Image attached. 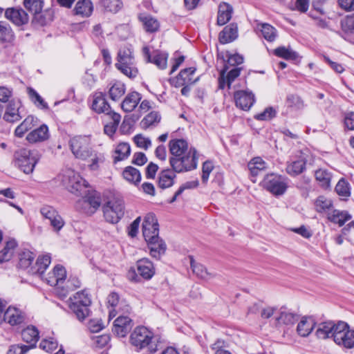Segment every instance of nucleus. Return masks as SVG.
Instances as JSON below:
<instances>
[{"label":"nucleus","mask_w":354,"mask_h":354,"mask_svg":"<svg viewBox=\"0 0 354 354\" xmlns=\"http://www.w3.org/2000/svg\"><path fill=\"white\" fill-rule=\"evenodd\" d=\"M100 3L105 11L111 13L118 12L123 7L121 0H102Z\"/></svg>","instance_id":"50"},{"label":"nucleus","mask_w":354,"mask_h":354,"mask_svg":"<svg viewBox=\"0 0 354 354\" xmlns=\"http://www.w3.org/2000/svg\"><path fill=\"white\" fill-rule=\"evenodd\" d=\"M274 55L287 60H296L299 57L297 52L289 47L286 48L284 46L277 48L274 50Z\"/></svg>","instance_id":"48"},{"label":"nucleus","mask_w":354,"mask_h":354,"mask_svg":"<svg viewBox=\"0 0 354 354\" xmlns=\"http://www.w3.org/2000/svg\"><path fill=\"white\" fill-rule=\"evenodd\" d=\"M24 5L26 9L34 15L40 12L43 8L42 0H24Z\"/></svg>","instance_id":"56"},{"label":"nucleus","mask_w":354,"mask_h":354,"mask_svg":"<svg viewBox=\"0 0 354 354\" xmlns=\"http://www.w3.org/2000/svg\"><path fill=\"white\" fill-rule=\"evenodd\" d=\"M115 66L118 71L129 78H134L138 74L133 50L129 46H124L119 50Z\"/></svg>","instance_id":"3"},{"label":"nucleus","mask_w":354,"mask_h":354,"mask_svg":"<svg viewBox=\"0 0 354 354\" xmlns=\"http://www.w3.org/2000/svg\"><path fill=\"white\" fill-rule=\"evenodd\" d=\"M153 240H145L148 242L151 255L156 259H159L165 254L167 247L164 241L158 236Z\"/></svg>","instance_id":"31"},{"label":"nucleus","mask_w":354,"mask_h":354,"mask_svg":"<svg viewBox=\"0 0 354 354\" xmlns=\"http://www.w3.org/2000/svg\"><path fill=\"white\" fill-rule=\"evenodd\" d=\"M159 229L158 221L152 213L147 214L142 223V234L145 240H153L158 236Z\"/></svg>","instance_id":"14"},{"label":"nucleus","mask_w":354,"mask_h":354,"mask_svg":"<svg viewBox=\"0 0 354 354\" xmlns=\"http://www.w3.org/2000/svg\"><path fill=\"white\" fill-rule=\"evenodd\" d=\"M160 120V116L158 113L153 111L147 115L140 122L142 129H145L151 126L155 125Z\"/></svg>","instance_id":"54"},{"label":"nucleus","mask_w":354,"mask_h":354,"mask_svg":"<svg viewBox=\"0 0 354 354\" xmlns=\"http://www.w3.org/2000/svg\"><path fill=\"white\" fill-rule=\"evenodd\" d=\"M35 254L29 251L25 250L19 254V265L21 268H28L35 259Z\"/></svg>","instance_id":"53"},{"label":"nucleus","mask_w":354,"mask_h":354,"mask_svg":"<svg viewBox=\"0 0 354 354\" xmlns=\"http://www.w3.org/2000/svg\"><path fill=\"white\" fill-rule=\"evenodd\" d=\"M5 17L17 26L27 24L29 17L26 12L21 8H8L5 10Z\"/></svg>","instance_id":"16"},{"label":"nucleus","mask_w":354,"mask_h":354,"mask_svg":"<svg viewBox=\"0 0 354 354\" xmlns=\"http://www.w3.org/2000/svg\"><path fill=\"white\" fill-rule=\"evenodd\" d=\"M89 137L82 134L75 135L71 139L70 147L76 158L86 160L92 156V151L87 147Z\"/></svg>","instance_id":"9"},{"label":"nucleus","mask_w":354,"mask_h":354,"mask_svg":"<svg viewBox=\"0 0 354 354\" xmlns=\"http://www.w3.org/2000/svg\"><path fill=\"white\" fill-rule=\"evenodd\" d=\"M315 326L314 319L309 317H303L297 326V333L300 337H308Z\"/></svg>","instance_id":"29"},{"label":"nucleus","mask_w":354,"mask_h":354,"mask_svg":"<svg viewBox=\"0 0 354 354\" xmlns=\"http://www.w3.org/2000/svg\"><path fill=\"white\" fill-rule=\"evenodd\" d=\"M51 261L50 255L44 254L40 256L37 259V271L40 274H43L44 271L48 267Z\"/></svg>","instance_id":"64"},{"label":"nucleus","mask_w":354,"mask_h":354,"mask_svg":"<svg viewBox=\"0 0 354 354\" xmlns=\"http://www.w3.org/2000/svg\"><path fill=\"white\" fill-rule=\"evenodd\" d=\"M335 342L346 348L354 346V330H350L348 324L344 322L337 324Z\"/></svg>","instance_id":"10"},{"label":"nucleus","mask_w":354,"mask_h":354,"mask_svg":"<svg viewBox=\"0 0 354 354\" xmlns=\"http://www.w3.org/2000/svg\"><path fill=\"white\" fill-rule=\"evenodd\" d=\"M142 53L145 59L147 62L153 63L160 69H165L167 66L168 53L165 52L156 51L154 53L153 57L150 55L149 48L145 46L142 48Z\"/></svg>","instance_id":"21"},{"label":"nucleus","mask_w":354,"mask_h":354,"mask_svg":"<svg viewBox=\"0 0 354 354\" xmlns=\"http://www.w3.org/2000/svg\"><path fill=\"white\" fill-rule=\"evenodd\" d=\"M62 182L66 189L76 195L82 194L88 185L79 174L71 169L64 172Z\"/></svg>","instance_id":"7"},{"label":"nucleus","mask_w":354,"mask_h":354,"mask_svg":"<svg viewBox=\"0 0 354 354\" xmlns=\"http://www.w3.org/2000/svg\"><path fill=\"white\" fill-rule=\"evenodd\" d=\"M39 156L37 153L30 151L26 149L17 151L14 154V162L24 173L31 174L39 161Z\"/></svg>","instance_id":"5"},{"label":"nucleus","mask_w":354,"mask_h":354,"mask_svg":"<svg viewBox=\"0 0 354 354\" xmlns=\"http://www.w3.org/2000/svg\"><path fill=\"white\" fill-rule=\"evenodd\" d=\"M124 202L119 197H113L102 207L104 217L111 223H117L124 215Z\"/></svg>","instance_id":"6"},{"label":"nucleus","mask_w":354,"mask_h":354,"mask_svg":"<svg viewBox=\"0 0 354 354\" xmlns=\"http://www.w3.org/2000/svg\"><path fill=\"white\" fill-rule=\"evenodd\" d=\"M341 27L344 33L354 34V15L347 16L341 21Z\"/></svg>","instance_id":"59"},{"label":"nucleus","mask_w":354,"mask_h":354,"mask_svg":"<svg viewBox=\"0 0 354 354\" xmlns=\"http://www.w3.org/2000/svg\"><path fill=\"white\" fill-rule=\"evenodd\" d=\"M196 68L189 67L182 70L178 76L171 80V84L175 87H180L185 84H193L198 80V78H194Z\"/></svg>","instance_id":"19"},{"label":"nucleus","mask_w":354,"mask_h":354,"mask_svg":"<svg viewBox=\"0 0 354 354\" xmlns=\"http://www.w3.org/2000/svg\"><path fill=\"white\" fill-rule=\"evenodd\" d=\"M18 138H22L26 136L25 139L28 142L34 144L45 141L48 139V134H15Z\"/></svg>","instance_id":"61"},{"label":"nucleus","mask_w":354,"mask_h":354,"mask_svg":"<svg viewBox=\"0 0 354 354\" xmlns=\"http://www.w3.org/2000/svg\"><path fill=\"white\" fill-rule=\"evenodd\" d=\"M337 324L332 322H326L321 323L318 325L316 330V335L319 339H326L333 337L336 333Z\"/></svg>","instance_id":"28"},{"label":"nucleus","mask_w":354,"mask_h":354,"mask_svg":"<svg viewBox=\"0 0 354 354\" xmlns=\"http://www.w3.org/2000/svg\"><path fill=\"white\" fill-rule=\"evenodd\" d=\"M258 29L261 32L263 37L268 41L272 42L277 37V30L269 24L265 23L259 24Z\"/></svg>","instance_id":"42"},{"label":"nucleus","mask_w":354,"mask_h":354,"mask_svg":"<svg viewBox=\"0 0 354 354\" xmlns=\"http://www.w3.org/2000/svg\"><path fill=\"white\" fill-rule=\"evenodd\" d=\"M39 347L46 352L52 353L57 348L58 342L53 337H49L43 339L39 344Z\"/></svg>","instance_id":"62"},{"label":"nucleus","mask_w":354,"mask_h":354,"mask_svg":"<svg viewBox=\"0 0 354 354\" xmlns=\"http://www.w3.org/2000/svg\"><path fill=\"white\" fill-rule=\"evenodd\" d=\"M248 169L253 176H257L266 169L267 164L260 157H255L248 162Z\"/></svg>","instance_id":"41"},{"label":"nucleus","mask_w":354,"mask_h":354,"mask_svg":"<svg viewBox=\"0 0 354 354\" xmlns=\"http://www.w3.org/2000/svg\"><path fill=\"white\" fill-rule=\"evenodd\" d=\"M123 178L129 183L138 185L141 181L140 171L131 166L126 167L122 173Z\"/></svg>","instance_id":"35"},{"label":"nucleus","mask_w":354,"mask_h":354,"mask_svg":"<svg viewBox=\"0 0 354 354\" xmlns=\"http://www.w3.org/2000/svg\"><path fill=\"white\" fill-rule=\"evenodd\" d=\"M125 90V85L120 82H117L109 88V97L112 100L117 101L124 94Z\"/></svg>","instance_id":"49"},{"label":"nucleus","mask_w":354,"mask_h":354,"mask_svg":"<svg viewBox=\"0 0 354 354\" xmlns=\"http://www.w3.org/2000/svg\"><path fill=\"white\" fill-rule=\"evenodd\" d=\"M100 196L96 192H89L77 203V207L87 214H93L100 207Z\"/></svg>","instance_id":"11"},{"label":"nucleus","mask_w":354,"mask_h":354,"mask_svg":"<svg viewBox=\"0 0 354 354\" xmlns=\"http://www.w3.org/2000/svg\"><path fill=\"white\" fill-rule=\"evenodd\" d=\"M80 285H81V283L77 278H76V277L70 278L66 281V288H62L60 290V291L57 292V295L60 297L64 298L66 297V295H68V293L70 291H72V290H75V288H79L80 286Z\"/></svg>","instance_id":"52"},{"label":"nucleus","mask_w":354,"mask_h":354,"mask_svg":"<svg viewBox=\"0 0 354 354\" xmlns=\"http://www.w3.org/2000/svg\"><path fill=\"white\" fill-rule=\"evenodd\" d=\"M279 324L290 325L297 320V316L289 311H281L279 316L277 318Z\"/></svg>","instance_id":"55"},{"label":"nucleus","mask_w":354,"mask_h":354,"mask_svg":"<svg viewBox=\"0 0 354 354\" xmlns=\"http://www.w3.org/2000/svg\"><path fill=\"white\" fill-rule=\"evenodd\" d=\"M28 93L31 101L38 107L41 109H47L48 104L43 98L39 95V93L33 88H28Z\"/></svg>","instance_id":"57"},{"label":"nucleus","mask_w":354,"mask_h":354,"mask_svg":"<svg viewBox=\"0 0 354 354\" xmlns=\"http://www.w3.org/2000/svg\"><path fill=\"white\" fill-rule=\"evenodd\" d=\"M131 148L128 143L122 142L119 144L115 150L114 161L123 160L129 156Z\"/></svg>","instance_id":"51"},{"label":"nucleus","mask_w":354,"mask_h":354,"mask_svg":"<svg viewBox=\"0 0 354 354\" xmlns=\"http://www.w3.org/2000/svg\"><path fill=\"white\" fill-rule=\"evenodd\" d=\"M169 151L173 156L169 163L173 169L182 173L195 169L198 165L197 151L185 139H173L169 142Z\"/></svg>","instance_id":"1"},{"label":"nucleus","mask_w":354,"mask_h":354,"mask_svg":"<svg viewBox=\"0 0 354 354\" xmlns=\"http://www.w3.org/2000/svg\"><path fill=\"white\" fill-rule=\"evenodd\" d=\"M286 102L288 106L299 110L304 107V103L302 99L296 95H289L287 97Z\"/></svg>","instance_id":"63"},{"label":"nucleus","mask_w":354,"mask_h":354,"mask_svg":"<svg viewBox=\"0 0 354 354\" xmlns=\"http://www.w3.org/2000/svg\"><path fill=\"white\" fill-rule=\"evenodd\" d=\"M92 109L98 113H105V115L107 113H110L111 111V107L102 93L95 94L92 103Z\"/></svg>","instance_id":"33"},{"label":"nucleus","mask_w":354,"mask_h":354,"mask_svg":"<svg viewBox=\"0 0 354 354\" xmlns=\"http://www.w3.org/2000/svg\"><path fill=\"white\" fill-rule=\"evenodd\" d=\"M139 118L140 115L135 114L131 115H126L124 118L123 122L121 124V129L122 133L130 131L136 121L139 119Z\"/></svg>","instance_id":"60"},{"label":"nucleus","mask_w":354,"mask_h":354,"mask_svg":"<svg viewBox=\"0 0 354 354\" xmlns=\"http://www.w3.org/2000/svg\"><path fill=\"white\" fill-rule=\"evenodd\" d=\"M189 259L192 271L198 278L209 280L214 277V274L209 272L203 265L195 261L192 257H190Z\"/></svg>","instance_id":"36"},{"label":"nucleus","mask_w":354,"mask_h":354,"mask_svg":"<svg viewBox=\"0 0 354 354\" xmlns=\"http://www.w3.org/2000/svg\"><path fill=\"white\" fill-rule=\"evenodd\" d=\"M107 304L113 308V310L109 311V318L115 317L119 312L127 313L131 310V307L125 301H120L119 295L115 292H111L109 295Z\"/></svg>","instance_id":"18"},{"label":"nucleus","mask_w":354,"mask_h":354,"mask_svg":"<svg viewBox=\"0 0 354 354\" xmlns=\"http://www.w3.org/2000/svg\"><path fill=\"white\" fill-rule=\"evenodd\" d=\"M109 121L104 125V133H115L120 122L121 116L113 111L107 113L105 115Z\"/></svg>","instance_id":"38"},{"label":"nucleus","mask_w":354,"mask_h":354,"mask_svg":"<svg viewBox=\"0 0 354 354\" xmlns=\"http://www.w3.org/2000/svg\"><path fill=\"white\" fill-rule=\"evenodd\" d=\"M138 18L142 23L144 28L147 32H153L158 30L159 28V23L151 15L142 13L139 15Z\"/></svg>","instance_id":"40"},{"label":"nucleus","mask_w":354,"mask_h":354,"mask_svg":"<svg viewBox=\"0 0 354 354\" xmlns=\"http://www.w3.org/2000/svg\"><path fill=\"white\" fill-rule=\"evenodd\" d=\"M316 211L319 213H327L330 212L333 203L330 199L324 196H319L315 202Z\"/></svg>","instance_id":"47"},{"label":"nucleus","mask_w":354,"mask_h":354,"mask_svg":"<svg viewBox=\"0 0 354 354\" xmlns=\"http://www.w3.org/2000/svg\"><path fill=\"white\" fill-rule=\"evenodd\" d=\"M242 67L236 66L232 69H229L227 75L225 73L228 71L225 70V68L221 72L220 77L218 78L219 88L223 89L227 85L228 88H230L231 84L234 80L240 75Z\"/></svg>","instance_id":"24"},{"label":"nucleus","mask_w":354,"mask_h":354,"mask_svg":"<svg viewBox=\"0 0 354 354\" xmlns=\"http://www.w3.org/2000/svg\"><path fill=\"white\" fill-rule=\"evenodd\" d=\"M41 215L48 219L54 231L59 232L64 225L65 222L58 212L51 206H44L41 208Z\"/></svg>","instance_id":"15"},{"label":"nucleus","mask_w":354,"mask_h":354,"mask_svg":"<svg viewBox=\"0 0 354 354\" xmlns=\"http://www.w3.org/2000/svg\"><path fill=\"white\" fill-rule=\"evenodd\" d=\"M17 247V242L12 239L7 241L0 251V262L7 261L12 257Z\"/></svg>","instance_id":"44"},{"label":"nucleus","mask_w":354,"mask_h":354,"mask_svg":"<svg viewBox=\"0 0 354 354\" xmlns=\"http://www.w3.org/2000/svg\"><path fill=\"white\" fill-rule=\"evenodd\" d=\"M52 20L53 16L51 13L48 12H40L34 15L33 22L41 26L47 25Z\"/></svg>","instance_id":"58"},{"label":"nucleus","mask_w":354,"mask_h":354,"mask_svg":"<svg viewBox=\"0 0 354 354\" xmlns=\"http://www.w3.org/2000/svg\"><path fill=\"white\" fill-rule=\"evenodd\" d=\"M153 339V333L145 326H137L130 335V342L136 350L147 348L150 353H155L158 350V345Z\"/></svg>","instance_id":"2"},{"label":"nucleus","mask_w":354,"mask_h":354,"mask_svg":"<svg viewBox=\"0 0 354 354\" xmlns=\"http://www.w3.org/2000/svg\"><path fill=\"white\" fill-rule=\"evenodd\" d=\"M238 37V26L236 24L226 26L219 33L218 39L223 44L232 42Z\"/></svg>","instance_id":"27"},{"label":"nucleus","mask_w":354,"mask_h":354,"mask_svg":"<svg viewBox=\"0 0 354 354\" xmlns=\"http://www.w3.org/2000/svg\"><path fill=\"white\" fill-rule=\"evenodd\" d=\"M91 304V296L86 290H84L76 292L69 299L68 307L76 315L77 319L82 322L89 315L88 307Z\"/></svg>","instance_id":"4"},{"label":"nucleus","mask_w":354,"mask_h":354,"mask_svg":"<svg viewBox=\"0 0 354 354\" xmlns=\"http://www.w3.org/2000/svg\"><path fill=\"white\" fill-rule=\"evenodd\" d=\"M142 99L141 95L136 91L129 93L123 100L121 107L125 112H131L138 106Z\"/></svg>","instance_id":"30"},{"label":"nucleus","mask_w":354,"mask_h":354,"mask_svg":"<svg viewBox=\"0 0 354 354\" xmlns=\"http://www.w3.org/2000/svg\"><path fill=\"white\" fill-rule=\"evenodd\" d=\"M234 99L236 107L243 111H248L255 102V97L252 92L240 90L234 94Z\"/></svg>","instance_id":"17"},{"label":"nucleus","mask_w":354,"mask_h":354,"mask_svg":"<svg viewBox=\"0 0 354 354\" xmlns=\"http://www.w3.org/2000/svg\"><path fill=\"white\" fill-rule=\"evenodd\" d=\"M93 10L91 0H79L74 8V12L76 15L87 17L91 15Z\"/></svg>","instance_id":"39"},{"label":"nucleus","mask_w":354,"mask_h":354,"mask_svg":"<svg viewBox=\"0 0 354 354\" xmlns=\"http://www.w3.org/2000/svg\"><path fill=\"white\" fill-rule=\"evenodd\" d=\"M315 179L319 182L320 186L324 188H328L330 186L331 174L326 169H319L315 172Z\"/></svg>","instance_id":"45"},{"label":"nucleus","mask_w":354,"mask_h":354,"mask_svg":"<svg viewBox=\"0 0 354 354\" xmlns=\"http://www.w3.org/2000/svg\"><path fill=\"white\" fill-rule=\"evenodd\" d=\"M48 284L56 287L57 292L62 288V283L66 277V272L64 267L56 266L46 276L42 277Z\"/></svg>","instance_id":"13"},{"label":"nucleus","mask_w":354,"mask_h":354,"mask_svg":"<svg viewBox=\"0 0 354 354\" xmlns=\"http://www.w3.org/2000/svg\"><path fill=\"white\" fill-rule=\"evenodd\" d=\"M20 106L21 102L19 101H9L3 115V119L10 122L19 121L21 118L19 113Z\"/></svg>","instance_id":"26"},{"label":"nucleus","mask_w":354,"mask_h":354,"mask_svg":"<svg viewBox=\"0 0 354 354\" xmlns=\"http://www.w3.org/2000/svg\"><path fill=\"white\" fill-rule=\"evenodd\" d=\"M306 153L299 151L287 162L286 171L290 176H297L306 169Z\"/></svg>","instance_id":"12"},{"label":"nucleus","mask_w":354,"mask_h":354,"mask_svg":"<svg viewBox=\"0 0 354 354\" xmlns=\"http://www.w3.org/2000/svg\"><path fill=\"white\" fill-rule=\"evenodd\" d=\"M233 12L232 6L226 3L222 2L218 6L217 24L218 26H223L227 24L232 18Z\"/></svg>","instance_id":"32"},{"label":"nucleus","mask_w":354,"mask_h":354,"mask_svg":"<svg viewBox=\"0 0 354 354\" xmlns=\"http://www.w3.org/2000/svg\"><path fill=\"white\" fill-rule=\"evenodd\" d=\"M21 337L24 342L32 344L33 345L39 339V332L35 326H28L22 330Z\"/></svg>","instance_id":"46"},{"label":"nucleus","mask_w":354,"mask_h":354,"mask_svg":"<svg viewBox=\"0 0 354 354\" xmlns=\"http://www.w3.org/2000/svg\"><path fill=\"white\" fill-rule=\"evenodd\" d=\"M175 173L177 172L173 169H167L161 171L158 176V186L162 189L171 187L176 176Z\"/></svg>","instance_id":"34"},{"label":"nucleus","mask_w":354,"mask_h":354,"mask_svg":"<svg viewBox=\"0 0 354 354\" xmlns=\"http://www.w3.org/2000/svg\"><path fill=\"white\" fill-rule=\"evenodd\" d=\"M37 118L32 115H28L21 124L16 128L15 133H26L29 131H31L30 133H48V128L46 124H42L39 128L32 130L37 124Z\"/></svg>","instance_id":"20"},{"label":"nucleus","mask_w":354,"mask_h":354,"mask_svg":"<svg viewBox=\"0 0 354 354\" xmlns=\"http://www.w3.org/2000/svg\"><path fill=\"white\" fill-rule=\"evenodd\" d=\"M137 271L139 275L146 280L152 278L155 274V268L148 259H140L136 263Z\"/></svg>","instance_id":"25"},{"label":"nucleus","mask_w":354,"mask_h":354,"mask_svg":"<svg viewBox=\"0 0 354 354\" xmlns=\"http://www.w3.org/2000/svg\"><path fill=\"white\" fill-rule=\"evenodd\" d=\"M15 39V33L11 26L6 21H0V40L10 43Z\"/></svg>","instance_id":"43"},{"label":"nucleus","mask_w":354,"mask_h":354,"mask_svg":"<svg viewBox=\"0 0 354 354\" xmlns=\"http://www.w3.org/2000/svg\"><path fill=\"white\" fill-rule=\"evenodd\" d=\"M25 320V313L15 306H9L4 312L3 322L11 326L22 324Z\"/></svg>","instance_id":"23"},{"label":"nucleus","mask_w":354,"mask_h":354,"mask_svg":"<svg viewBox=\"0 0 354 354\" xmlns=\"http://www.w3.org/2000/svg\"><path fill=\"white\" fill-rule=\"evenodd\" d=\"M132 326V320L129 317L120 315L114 321L113 331L118 336L123 337L131 330Z\"/></svg>","instance_id":"22"},{"label":"nucleus","mask_w":354,"mask_h":354,"mask_svg":"<svg viewBox=\"0 0 354 354\" xmlns=\"http://www.w3.org/2000/svg\"><path fill=\"white\" fill-rule=\"evenodd\" d=\"M327 218L330 221L342 226L351 218V216L346 211L333 209L328 212Z\"/></svg>","instance_id":"37"},{"label":"nucleus","mask_w":354,"mask_h":354,"mask_svg":"<svg viewBox=\"0 0 354 354\" xmlns=\"http://www.w3.org/2000/svg\"><path fill=\"white\" fill-rule=\"evenodd\" d=\"M262 183L266 190L275 196L283 194L288 187L286 179L281 176L274 174L266 176Z\"/></svg>","instance_id":"8"}]
</instances>
